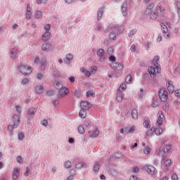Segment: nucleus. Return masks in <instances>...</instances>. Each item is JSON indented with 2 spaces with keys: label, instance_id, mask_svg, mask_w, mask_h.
<instances>
[{
  "label": "nucleus",
  "instance_id": "52",
  "mask_svg": "<svg viewBox=\"0 0 180 180\" xmlns=\"http://www.w3.org/2000/svg\"><path fill=\"white\" fill-rule=\"evenodd\" d=\"M143 126H144V127H146L147 129H150V124L148 123V121H144Z\"/></svg>",
  "mask_w": 180,
  "mask_h": 180
},
{
  "label": "nucleus",
  "instance_id": "39",
  "mask_svg": "<svg viewBox=\"0 0 180 180\" xmlns=\"http://www.w3.org/2000/svg\"><path fill=\"white\" fill-rule=\"evenodd\" d=\"M99 168H100L99 163L96 162L94 166V171H95V172H98V171H99Z\"/></svg>",
  "mask_w": 180,
  "mask_h": 180
},
{
  "label": "nucleus",
  "instance_id": "56",
  "mask_svg": "<svg viewBox=\"0 0 180 180\" xmlns=\"http://www.w3.org/2000/svg\"><path fill=\"white\" fill-rule=\"evenodd\" d=\"M117 33L118 34H120V33H122L123 32V30H124V29L123 28V27H120L117 29Z\"/></svg>",
  "mask_w": 180,
  "mask_h": 180
},
{
  "label": "nucleus",
  "instance_id": "51",
  "mask_svg": "<svg viewBox=\"0 0 180 180\" xmlns=\"http://www.w3.org/2000/svg\"><path fill=\"white\" fill-rule=\"evenodd\" d=\"M151 106L152 108H157V106H158V101H153Z\"/></svg>",
  "mask_w": 180,
  "mask_h": 180
},
{
  "label": "nucleus",
  "instance_id": "58",
  "mask_svg": "<svg viewBox=\"0 0 180 180\" xmlns=\"http://www.w3.org/2000/svg\"><path fill=\"white\" fill-rule=\"evenodd\" d=\"M51 27V26L50 25V24H47L44 26V30L46 32H49V30H50V28Z\"/></svg>",
  "mask_w": 180,
  "mask_h": 180
},
{
  "label": "nucleus",
  "instance_id": "15",
  "mask_svg": "<svg viewBox=\"0 0 180 180\" xmlns=\"http://www.w3.org/2000/svg\"><path fill=\"white\" fill-rule=\"evenodd\" d=\"M89 134L90 137L96 138L98 136H99V130L95 129L94 131H89Z\"/></svg>",
  "mask_w": 180,
  "mask_h": 180
},
{
  "label": "nucleus",
  "instance_id": "57",
  "mask_svg": "<svg viewBox=\"0 0 180 180\" xmlns=\"http://www.w3.org/2000/svg\"><path fill=\"white\" fill-rule=\"evenodd\" d=\"M110 61H112V63H115L116 61V58L114 56H111L109 57Z\"/></svg>",
  "mask_w": 180,
  "mask_h": 180
},
{
  "label": "nucleus",
  "instance_id": "19",
  "mask_svg": "<svg viewBox=\"0 0 180 180\" xmlns=\"http://www.w3.org/2000/svg\"><path fill=\"white\" fill-rule=\"evenodd\" d=\"M122 11L123 16H127V4L126 3L122 4Z\"/></svg>",
  "mask_w": 180,
  "mask_h": 180
},
{
  "label": "nucleus",
  "instance_id": "25",
  "mask_svg": "<svg viewBox=\"0 0 180 180\" xmlns=\"http://www.w3.org/2000/svg\"><path fill=\"white\" fill-rule=\"evenodd\" d=\"M43 86H37L35 87V91L39 95V94H43Z\"/></svg>",
  "mask_w": 180,
  "mask_h": 180
},
{
  "label": "nucleus",
  "instance_id": "1",
  "mask_svg": "<svg viewBox=\"0 0 180 180\" xmlns=\"http://www.w3.org/2000/svg\"><path fill=\"white\" fill-rule=\"evenodd\" d=\"M12 120L13 122V127H12V125L8 126V130L10 133H12V131H13V129H16L19 127V124H20V119H19V116L18 115H14L12 117Z\"/></svg>",
  "mask_w": 180,
  "mask_h": 180
},
{
  "label": "nucleus",
  "instance_id": "42",
  "mask_svg": "<svg viewBox=\"0 0 180 180\" xmlns=\"http://www.w3.org/2000/svg\"><path fill=\"white\" fill-rule=\"evenodd\" d=\"M171 148H172V146L171 145H167L165 148H164V153H168V151H169V150H171Z\"/></svg>",
  "mask_w": 180,
  "mask_h": 180
},
{
  "label": "nucleus",
  "instance_id": "33",
  "mask_svg": "<svg viewBox=\"0 0 180 180\" xmlns=\"http://www.w3.org/2000/svg\"><path fill=\"white\" fill-rule=\"evenodd\" d=\"M155 133L156 136H161L162 134V129L157 128L156 129H155Z\"/></svg>",
  "mask_w": 180,
  "mask_h": 180
},
{
  "label": "nucleus",
  "instance_id": "29",
  "mask_svg": "<svg viewBox=\"0 0 180 180\" xmlns=\"http://www.w3.org/2000/svg\"><path fill=\"white\" fill-rule=\"evenodd\" d=\"M117 101H118L119 102H122V101H123V94L120 93V92H117Z\"/></svg>",
  "mask_w": 180,
  "mask_h": 180
},
{
  "label": "nucleus",
  "instance_id": "9",
  "mask_svg": "<svg viewBox=\"0 0 180 180\" xmlns=\"http://www.w3.org/2000/svg\"><path fill=\"white\" fill-rule=\"evenodd\" d=\"M167 91H169V92L170 94H174V92L175 91V86H174V82L172 81L169 80L167 82Z\"/></svg>",
  "mask_w": 180,
  "mask_h": 180
},
{
  "label": "nucleus",
  "instance_id": "48",
  "mask_svg": "<svg viewBox=\"0 0 180 180\" xmlns=\"http://www.w3.org/2000/svg\"><path fill=\"white\" fill-rule=\"evenodd\" d=\"M131 75H128L125 79L127 84H130L131 82Z\"/></svg>",
  "mask_w": 180,
  "mask_h": 180
},
{
  "label": "nucleus",
  "instance_id": "2",
  "mask_svg": "<svg viewBox=\"0 0 180 180\" xmlns=\"http://www.w3.org/2000/svg\"><path fill=\"white\" fill-rule=\"evenodd\" d=\"M153 8H154V4H150L146 8V11H145V14L150 15V18L152 19H157L158 16V13L157 11H154V10H153Z\"/></svg>",
  "mask_w": 180,
  "mask_h": 180
},
{
  "label": "nucleus",
  "instance_id": "47",
  "mask_svg": "<svg viewBox=\"0 0 180 180\" xmlns=\"http://www.w3.org/2000/svg\"><path fill=\"white\" fill-rule=\"evenodd\" d=\"M109 36L111 40H116V34L111 32Z\"/></svg>",
  "mask_w": 180,
  "mask_h": 180
},
{
  "label": "nucleus",
  "instance_id": "40",
  "mask_svg": "<svg viewBox=\"0 0 180 180\" xmlns=\"http://www.w3.org/2000/svg\"><path fill=\"white\" fill-rule=\"evenodd\" d=\"M160 26H161L162 32H168V27H167V25H165V24L162 22L160 24Z\"/></svg>",
  "mask_w": 180,
  "mask_h": 180
},
{
  "label": "nucleus",
  "instance_id": "53",
  "mask_svg": "<svg viewBox=\"0 0 180 180\" xmlns=\"http://www.w3.org/2000/svg\"><path fill=\"white\" fill-rule=\"evenodd\" d=\"M139 171H140V168H139L137 166L132 168V172H139Z\"/></svg>",
  "mask_w": 180,
  "mask_h": 180
},
{
  "label": "nucleus",
  "instance_id": "20",
  "mask_svg": "<svg viewBox=\"0 0 180 180\" xmlns=\"http://www.w3.org/2000/svg\"><path fill=\"white\" fill-rule=\"evenodd\" d=\"M46 67H47V60H46L45 58H42L41 60V69L46 70Z\"/></svg>",
  "mask_w": 180,
  "mask_h": 180
},
{
  "label": "nucleus",
  "instance_id": "26",
  "mask_svg": "<svg viewBox=\"0 0 180 180\" xmlns=\"http://www.w3.org/2000/svg\"><path fill=\"white\" fill-rule=\"evenodd\" d=\"M131 116L133 119H137V117H139V112L137 111V110L136 109L132 110Z\"/></svg>",
  "mask_w": 180,
  "mask_h": 180
},
{
  "label": "nucleus",
  "instance_id": "12",
  "mask_svg": "<svg viewBox=\"0 0 180 180\" xmlns=\"http://www.w3.org/2000/svg\"><path fill=\"white\" fill-rule=\"evenodd\" d=\"M51 49H52V46H51V44H49V43H44L41 46V50L43 51L48 52V51H50L51 50Z\"/></svg>",
  "mask_w": 180,
  "mask_h": 180
},
{
  "label": "nucleus",
  "instance_id": "16",
  "mask_svg": "<svg viewBox=\"0 0 180 180\" xmlns=\"http://www.w3.org/2000/svg\"><path fill=\"white\" fill-rule=\"evenodd\" d=\"M171 164H172V162L171 160H169V159H167L164 161L163 167H164L165 171H168L169 167L171 165Z\"/></svg>",
  "mask_w": 180,
  "mask_h": 180
},
{
  "label": "nucleus",
  "instance_id": "10",
  "mask_svg": "<svg viewBox=\"0 0 180 180\" xmlns=\"http://www.w3.org/2000/svg\"><path fill=\"white\" fill-rule=\"evenodd\" d=\"M160 60V56H156L154 57L152 64L153 65H155V67H156V70L158 72V71H161V66H160V65L157 63V61Z\"/></svg>",
  "mask_w": 180,
  "mask_h": 180
},
{
  "label": "nucleus",
  "instance_id": "11",
  "mask_svg": "<svg viewBox=\"0 0 180 180\" xmlns=\"http://www.w3.org/2000/svg\"><path fill=\"white\" fill-rule=\"evenodd\" d=\"M91 103H89V101H82L80 103L81 109H83L84 110H88V109L91 108Z\"/></svg>",
  "mask_w": 180,
  "mask_h": 180
},
{
  "label": "nucleus",
  "instance_id": "36",
  "mask_svg": "<svg viewBox=\"0 0 180 180\" xmlns=\"http://www.w3.org/2000/svg\"><path fill=\"white\" fill-rule=\"evenodd\" d=\"M78 131L80 134H84V133H85V129H84L82 125L78 127Z\"/></svg>",
  "mask_w": 180,
  "mask_h": 180
},
{
  "label": "nucleus",
  "instance_id": "23",
  "mask_svg": "<svg viewBox=\"0 0 180 180\" xmlns=\"http://www.w3.org/2000/svg\"><path fill=\"white\" fill-rule=\"evenodd\" d=\"M134 131H136V127L132 126L129 129H127L125 131V133L127 134H133V133H134Z\"/></svg>",
  "mask_w": 180,
  "mask_h": 180
},
{
  "label": "nucleus",
  "instance_id": "59",
  "mask_svg": "<svg viewBox=\"0 0 180 180\" xmlns=\"http://www.w3.org/2000/svg\"><path fill=\"white\" fill-rule=\"evenodd\" d=\"M15 108H16V110L18 113L22 112V107H20V105H16Z\"/></svg>",
  "mask_w": 180,
  "mask_h": 180
},
{
  "label": "nucleus",
  "instance_id": "37",
  "mask_svg": "<svg viewBox=\"0 0 180 180\" xmlns=\"http://www.w3.org/2000/svg\"><path fill=\"white\" fill-rule=\"evenodd\" d=\"M41 16H43V13L40 11H37L35 13V18L36 19H39V18H41Z\"/></svg>",
  "mask_w": 180,
  "mask_h": 180
},
{
  "label": "nucleus",
  "instance_id": "5",
  "mask_svg": "<svg viewBox=\"0 0 180 180\" xmlns=\"http://www.w3.org/2000/svg\"><path fill=\"white\" fill-rule=\"evenodd\" d=\"M143 169H145V171H146V172L150 175H157V169H155L154 166L148 165L143 167Z\"/></svg>",
  "mask_w": 180,
  "mask_h": 180
},
{
  "label": "nucleus",
  "instance_id": "63",
  "mask_svg": "<svg viewBox=\"0 0 180 180\" xmlns=\"http://www.w3.org/2000/svg\"><path fill=\"white\" fill-rule=\"evenodd\" d=\"M134 33H136V30H133L130 31L129 33V37H131V36H133L134 34Z\"/></svg>",
  "mask_w": 180,
  "mask_h": 180
},
{
  "label": "nucleus",
  "instance_id": "64",
  "mask_svg": "<svg viewBox=\"0 0 180 180\" xmlns=\"http://www.w3.org/2000/svg\"><path fill=\"white\" fill-rule=\"evenodd\" d=\"M174 95L176 96H180V89H177L174 91Z\"/></svg>",
  "mask_w": 180,
  "mask_h": 180
},
{
  "label": "nucleus",
  "instance_id": "60",
  "mask_svg": "<svg viewBox=\"0 0 180 180\" xmlns=\"http://www.w3.org/2000/svg\"><path fill=\"white\" fill-rule=\"evenodd\" d=\"M41 124L42 126H49V122H47V120H44L41 121Z\"/></svg>",
  "mask_w": 180,
  "mask_h": 180
},
{
  "label": "nucleus",
  "instance_id": "31",
  "mask_svg": "<svg viewBox=\"0 0 180 180\" xmlns=\"http://www.w3.org/2000/svg\"><path fill=\"white\" fill-rule=\"evenodd\" d=\"M82 72H84V74L86 75V77H91V74H92L91 72L89 70H85L84 68L81 69Z\"/></svg>",
  "mask_w": 180,
  "mask_h": 180
},
{
  "label": "nucleus",
  "instance_id": "44",
  "mask_svg": "<svg viewBox=\"0 0 180 180\" xmlns=\"http://www.w3.org/2000/svg\"><path fill=\"white\" fill-rule=\"evenodd\" d=\"M109 172L113 176H115V175H117V171H116L115 169H110L109 170Z\"/></svg>",
  "mask_w": 180,
  "mask_h": 180
},
{
  "label": "nucleus",
  "instance_id": "35",
  "mask_svg": "<svg viewBox=\"0 0 180 180\" xmlns=\"http://www.w3.org/2000/svg\"><path fill=\"white\" fill-rule=\"evenodd\" d=\"M154 131H155V129L151 128L147 131L146 134L147 136H153L154 134Z\"/></svg>",
  "mask_w": 180,
  "mask_h": 180
},
{
  "label": "nucleus",
  "instance_id": "18",
  "mask_svg": "<svg viewBox=\"0 0 180 180\" xmlns=\"http://www.w3.org/2000/svg\"><path fill=\"white\" fill-rule=\"evenodd\" d=\"M26 18L27 19L32 18V8L29 5L27 6V13H26Z\"/></svg>",
  "mask_w": 180,
  "mask_h": 180
},
{
  "label": "nucleus",
  "instance_id": "49",
  "mask_svg": "<svg viewBox=\"0 0 180 180\" xmlns=\"http://www.w3.org/2000/svg\"><path fill=\"white\" fill-rule=\"evenodd\" d=\"M71 162L70 161H66L64 164V166L66 167V168H71Z\"/></svg>",
  "mask_w": 180,
  "mask_h": 180
},
{
  "label": "nucleus",
  "instance_id": "7",
  "mask_svg": "<svg viewBox=\"0 0 180 180\" xmlns=\"http://www.w3.org/2000/svg\"><path fill=\"white\" fill-rule=\"evenodd\" d=\"M158 120L156 122V126L158 127H160L161 124H162V122H164L165 117L164 116V114H162V111H159L157 115Z\"/></svg>",
  "mask_w": 180,
  "mask_h": 180
},
{
  "label": "nucleus",
  "instance_id": "3",
  "mask_svg": "<svg viewBox=\"0 0 180 180\" xmlns=\"http://www.w3.org/2000/svg\"><path fill=\"white\" fill-rule=\"evenodd\" d=\"M18 70L20 71L21 74L23 75H30L33 72V70H32V68L30 66L26 65H20L18 67Z\"/></svg>",
  "mask_w": 180,
  "mask_h": 180
},
{
  "label": "nucleus",
  "instance_id": "24",
  "mask_svg": "<svg viewBox=\"0 0 180 180\" xmlns=\"http://www.w3.org/2000/svg\"><path fill=\"white\" fill-rule=\"evenodd\" d=\"M74 58L72 54H68L66 56V59L65 60V64H70V61Z\"/></svg>",
  "mask_w": 180,
  "mask_h": 180
},
{
  "label": "nucleus",
  "instance_id": "6",
  "mask_svg": "<svg viewBox=\"0 0 180 180\" xmlns=\"http://www.w3.org/2000/svg\"><path fill=\"white\" fill-rule=\"evenodd\" d=\"M160 70L157 71V66L153 65L148 68L149 75H150L151 78H155L157 77V74L160 73Z\"/></svg>",
  "mask_w": 180,
  "mask_h": 180
},
{
  "label": "nucleus",
  "instance_id": "27",
  "mask_svg": "<svg viewBox=\"0 0 180 180\" xmlns=\"http://www.w3.org/2000/svg\"><path fill=\"white\" fill-rule=\"evenodd\" d=\"M150 153H151V148L150 146H146L143 149V153H145L146 155H149Z\"/></svg>",
  "mask_w": 180,
  "mask_h": 180
},
{
  "label": "nucleus",
  "instance_id": "28",
  "mask_svg": "<svg viewBox=\"0 0 180 180\" xmlns=\"http://www.w3.org/2000/svg\"><path fill=\"white\" fill-rule=\"evenodd\" d=\"M126 88H127V86H126V84L122 83L118 89V92H120V93L123 92V91H124V89H126Z\"/></svg>",
  "mask_w": 180,
  "mask_h": 180
},
{
  "label": "nucleus",
  "instance_id": "30",
  "mask_svg": "<svg viewBox=\"0 0 180 180\" xmlns=\"http://www.w3.org/2000/svg\"><path fill=\"white\" fill-rule=\"evenodd\" d=\"M16 54H18V49L15 48L11 51V55L13 58H15V57H16Z\"/></svg>",
  "mask_w": 180,
  "mask_h": 180
},
{
  "label": "nucleus",
  "instance_id": "61",
  "mask_svg": "<svg viewBox=\"0 0 180 180\" xmlns=\"http://www.w3.org/2000/svg\"><path fill=\"white\" fill-rule=\"evenodd\" d=\"M171 178L172 180H178V175H176V174H173Z\"/></svg>",
  "mask_w": 180,
  "mask_h": 180
},
{
  "label": "nucleus",
  "instance_id": "62",
  "mask_svg": "<svg viewBox=\"0 0 180 180\" xmlns=\"http://www.w3.org/2000/svg\"><path fill=\"white\" fill-rule=\"evenodd\" d=\"M163 36L166 39H168V37H169V34H168V31L163 32Z\"/></svg>",
  "mask_w": 180,
  "mask_h": 180
},
{
  "label": "nucleus",
  "instance_id": "55",
  "mask_svg": "<svg viewBox=\"0 0 180 180\" xmlns=\"http://www.w3.org/2000/svg\"><path fill=\"white\" fill-rule=\"evenodd\" d=\"M17 161L19 162V164H22L23 163V158H21V156H18L17 158Z\"/></svg>",
  "mask_w": 180,
  "mask_h": 180
},
{
  "label": "nucleus",
  "instance_id": "32",
  "mask_svg": "<svg viewBox=\"0 0 180 180\" xmlns=\"http://www.w3.org/2000/svg\"><path fill=\"white\" fill-rule=\"evenodd\" d=\"M35 112H36V108H30L29 110H28L27 115L29 116H32V115H34Z\"/></svg>",
  "mask_w": 180,
  "mask_h": 180
},
{
  "label": "nucleus",
  "instance_id": "46",
  "mask_svg": "<svg viewBox=\"0 0 180 180\" xmlns=\"http://www.w3.org/2000/svg\"><path fill=\"white\" fill-rule=\"evenodd\" d=\"M97 70H98V68L96 66H92L91 68V74H95V72H96Z\"/></svg>",
  "mask_w": 180,
  "mask_h": 180
},
{
  "label": "nucleus",
  "instance_id": "21",
  "mask_svg": "<svg viewBox=\"0 0 180 180\" xmlns=\"http://www.w3.org/2000/svg\"><path fill=\"white\" fill-rule=\"evenodd\" d=\"M79 116L82 119H85V117H86V110L81 108V110L79 112Z\"/></svg>",
  "mask_w": 180,
  "mask_h": 180
},
{
  "label": "nucleus",
  "instance_id": "8",
  "mask_svg": "<svg viewBox=\"0 0 180 180\" xmlns=\"http://www.w3.org/2000/svg\"><path fill=\"white\" fill-rule=\"evenodd\" d=\"M110 66L115 71H122L123 70V65L120 63H112L110 64Z\"/></svg>",
  "mask_w": 180,
  "mask_h": 180
},
{
  "label": "nucleus",
  "instance_id": "41",
  "mask_svg": "<svg viewBox=\"0 0 180 180\" xmlns=\"http://www.w3.org/2000/svg\"><path fill=\"white\" fill-rule=\"evenodd\" d=\"M102 15H103V8H100L98 12V20L101 18H102Z\"/></svg>",
  "mask_w": 180,
  "mask_h": 180
},
{
  "label": "nucleus",
  "instance_id": "4",
  "mask_svg": "<svg viewBox=\"0 0 180 180\" xmlns=\"http://www.w3.org/2000/svg\"><path fill=\"white\" fill-rule=\"evenodd\" d=\"M159 98L162 102H167L168 101V91L165 88H161L158 92Z\"/></svg>",
  "mask_w": 180,
  "mask_h": 180
},
{
  "label": "nucleus",
  "instance_id": "13",
  "mask_svg": "<svg viewBox=\"0 0 180 180\" xmlns=\"http://www.w3.org/2000/svg\"><path fill=\"white\" fill-rule=\"evenodd\" d=\"M69 92L70 91H68V89L65 87H60V89H59L60 96H65L66 95H68Z\"/></svg>",
  "mask_w": 180,
  "mask_h": 180
},
{
  "label": "nucleus",
  "instance_id": "50",
  "mask_svg": "<svg viewBox=\"0 0 180 180\" xmlns=\"http://www.w3.org/2000/svg\"><path fill=\"white\" fill-rule=\"evenodd\" d=\"M93 95H94V91H89L86 92L87 98H91V96H92Z\"/></svg>",
  "mask_w": 180,
  "mask_h": 180
},
{
  "label": "nucleus",
  "instance_id": "22",
  "mask_svg": "<svg viewBox=\"0 0 180 180\" xmlns=\"http://www.w3.org/2000/svg\"><path fill=\"white\" fill-rule=\"evenodd\" d=\"M42 40H44V41H47V40H50V32H46L42 35Z\"/></svg>",
  "mask_w": 180,
  "mask_h": 180
},
{
  "label": "nucleus",
  "instance_id": "43",
  "mask_svg": "<svg viewBox=\"0 0 180 180\" xmlns=\"http://www.w3.org/2000/svg\"><path fill=\"white\" fill-rule=\"evenodd\" d=\"M75 96H77V98H79V97L82 96V92L81 91V90H77V91L75 92Z\"/></svg>",
  "mask_w": 180,
  "mask_h": 180
},
{
  "label": "nucleus",
  "instance_id": "54",
  "mask_svg": "<svg viewBox=\"0 0 180 180\" xmlns=\"http://www.w3.org/2000/svg\"><path fill=\"white\" fill-rule=\"evenodd\" d=\"M18 139H19V140H23L25 139V134H23L22 132L20 134H19Z\"/></svg>",
  "mask_w": 180,
  "mask_h": 180
},
{
  "label": "nucleus",
  "instance_id": "38",
  "mask_svg": "<svg viewBox=\"0 0 180 180\" xmlns=\"http://www.w3.org/2000/svg\"><path fill=\"white\" fill-rule=\"evenodd\" d=\"M53 85L55 88H61V86H63V85L61 84V83H60L58 81H55L53 82Z\"/></svg>",
  "mask_w": 180,
  "mask_h": 180
},
{
  "label": "nucleus",
  "instance_id": "45",
  "mask_svg": "<svg viewBox=\"0 0 180 180\" xmlns=\"http://www.w3.org/2000/svg\"><path fill=\"white\" fill-rule=\"evenodd\" d=\"M29 82H30L29 79L25 78V79H23L22 80L21 84H22V85H27V84H29Z\"/></svg>",
  "mask_w": 180,
  "mask_h": 180
},
{
  "label": "nucleus",
  "instance_id": "34",
  "mask_svg": "<svg viewBox=\"0 0 180 180\" xmlns=\"http://www.w3.org/2000/svg\"><path fill=\"white\" fill-rule=\"evenodd\" d=\"M85 167H86V163H84V162H80V163H77L76 165V168H85Z\"/></svg>",
  "mask_w": 180,
  "mask_h": 180
},
{
  "label": "nucleus",
  "instance_id": "17",
  "mask_svg": "<svg viewBox=\"0 0 180 180\" xmlns=\"http://www.w3.org/2000/svg\"><path fill=\"white\" fill-rule=\"evenodd\" d=\"M19 169H18L17 167L14 168L13 172V178L14 179H18V178H19Z\"/></svg>",
  "mask_w": 180,
  "mask_h": 180
},
{
  "label": "nucleus",
  "instance_id": "14",
  "mask_svg": "<svg viewBox=\"0 0 180 180\" xmlns=\"http://www.w3.org/2000/svg\"><path fill=\"white\" fill-rule=\"evenodd\" d=\"M105 51H103V49H99L97 51V56H98V57H100V61H104L105 60Z\"/></svg>",
  "mask_w": 180,
  "mask_h": 180
}]
</instances>
